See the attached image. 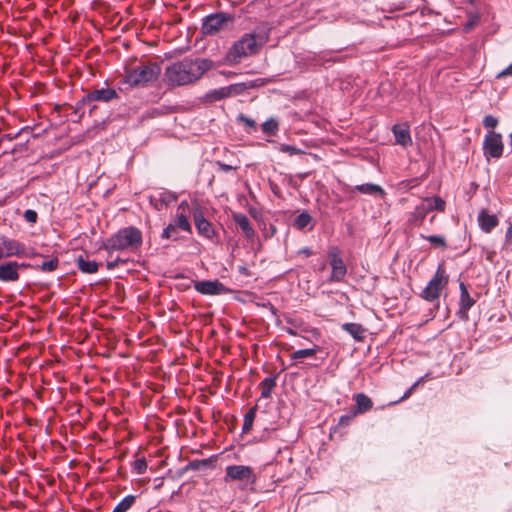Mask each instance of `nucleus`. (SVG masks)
Here are the masks:
<instances>
[{
    "mask_svg": "<svg viewBox=\"0 0 512 512\" xmlns=\"http://www.w3.org/2000/svg\"><path fill=\"white\" fill-rule=\"evenodd\" d=\"M229 89H230V87L229 88H222L221 91H220L221 92V96H226L228 93L224 92V91L225 90H229Z\"/></svg>",
    "mask_w": 512,
    "mask_h": 512,
    "instance_id": "obj_54",
    "label": "nucleus"
},
{
    "mask_svg": "<svg viewBox=\"0 0 512 512\" xmlns=\"http://www.w3.org/2000/svg\"><path fill=\"white\" fill-rule=\"evenodd\" d=\"M473 26L472 22H468L465 26V30L468 31Z\"/></svg>",
    "mask_w": 512,
    "mask_h": 512,
    "instance_id": "obj_55",
    "label": "nucleus"
},
{
    "mask_svg": "<svg viewBox=\"0 0 512 512\" xmlns=\"http://www.w3.org/2000/svg\"><path fill=\"white\" fill-rule=\"evenodd\" d=\"M194 289L203 295H221L227 291V288L219 280H203L194 283Z\"/></svg>",
    "mask_w": 512,
    "mask_h": 512,
    "instance_id": "obj_11",
    "label": "nucleus"
},
{
    "mask_svg": "<svg viewBox=\"0 0 512 512\" xmlns=\"http://www.w3.org/2000/svg\"><path fill=\"white\" fill-rule=\"evenodd\" d=\"M354 400L356 405L353 411L356 415L369 411L373 406L372 400L364 393H357Z\"/></svg>",
    "mask_w": 512,
    "mask_h": 512,
    "instance_id": "obj_22",
    "label": "nucleus"
},
{
    "mask_svg": "<svg viewBox=\"0 0 512 512\" xmlns=\"http://www.w3.org/2000/svg\"><path fill=\"white\" fill-rule=\"evenodd\" d=\"M160 74L161 67L158 63H140L135 68L127 70L120 83L130 88L146 87L155 82Z\"/></svg>",
    "mask_w": 512,
    "mask_h": 512,
    "instance_id": "obj_4",
    "label": "nucleus"
},
{
    "mask_svg": "<svg viewBox=\"0 0 512 512\" xmlns=\"http://www.w3.org/2000/svg\"><path fill=\"white\" fill-rule=\"evenodd\" d=\"M142 242V232L137 227L127 226L107 238L102 248L110 254L115 251L134 253L140 249Z\"/></svg>",
    "mask_w": 512,
    "mask_h": 512,
    "instance_id": "obj_3",
    "label": "nucleus"
},
{
    "mask_svg": "<svg viewBox=\"0 0 512 512\" xmlns=\"http://www.w3.org/2000/svg\"><path fill=\"white\" fill-rule=\"evenodd\" d=\"M412 392H413V390L411 388H408L406 390V392L403 394V396L398 401H396L395 403H398V402H400L402 400H405V399L409 398L410 395L412 394Z\"/></svg>",
    "mask_w": 512,
    "mask_h": 512,
    "instance_id": "obj_49",
    "label": "nucleus"
},
{
    "mask_svg": "<svg viewBox=\"0 0 512 512\" xmlns=\"http://www.w3.org/2000/svg\"><path fill=\"white\" fill-rule=\"evenodd\" d=\"M235 16L227 12H216L202 19L201 32L205 36H214L217 33L229 29Z\"/></svg>",
    "mask_w": 512,
    "mask_h": 512,
    "instance_id": "obj_5",
    "label": "nucleus"
},
{
    "mask_svg": "<svg viewBox=\"0 0 512 512\" xmlns=\"http://www.w3.org/2000/svg\"><path fill=\"white\" fill-rule=\"evenodd\" d=\"M505 240L507 243H512V225L507 229L505 233Z\"/></svg>",
    "mask_w": 512,
    "mask_h": 512,
    "instance_id": "obj_48",
    "label": "nucleus"
},
{
    "mask_svg": "<svg viewBox=\"0 0 512 512\" xmlns=\"http://www.w3.org/2000/svg\"><path fill=\"white\" fill-rule=\"evenodd\" d=\"M312 220L311 215L307 211H303L294 219L293 225L297 229L303 230L312 222Z\"/></svg>",
    "mask_w": 512,
    "mask_h": 512,
    "instance_id": "obj_31",
    "label": "nucleus"
},
{
    "mask_svg": "<svg viewBox=\"0 0 512 512\" xmlns=\"http://www.w3.org/2000/svg\"><path fill=\"white\" fill-rule=\"evenodd\" d=\"M232 219L235 222V224L237 225V227L239 229H241L242 233L248 240L254 239L256 232H255L249 218L247 217V215H245L244 213H239V212L233 213Z\"/></svg>",
    "mask_w": 512,
    "mask_h": 512,
    "instance_id": "obj_16",
    "label": "nucleus"
},
{
    "mask_svg": "<svg viewBox=\"0 0 512 512\" xmlns=\"http://www.w3.org/2000/svg\"><path fill=\"white\" fill-rule=\"evenodd\" d=\"M238 271L239 273L243 274V275H249V271H248V268H246L245 266H240L238 268Z\"/></svg>",
    "mask_w": 512,
    "mask_h": 512,
    "instance_id": "obj_51",
    "label": "nucleus"
},
{
    "mask_svg": "<svg viewBox=\"0 0 512 512\" xmlns=\"http://www.w3.org/2000/svg\"><path fill=\"white\" fill-rule=\"evenodd\" d=\"M137 496H125L113 509L112 512H127L135 503Z\"/></svg>",
    "mask_w": 512,
    "mask_h": 512,
    "instance_id": "obj_29",
    "label": "nucleus"
},
{
    "mask_svg": "<svg viewBox=\"0 0 512 512\" xmlns=\"http://www.w3.org/2000/svg\"><path fill=\"white\" fill-rule=\"evenodd\" d=\"M460 309L459 313L462 315V318L467 319L468 318V311L471 309V307L474 305L475 301L470 296L466 286L464 283H460Z\"/></svg>",
    "mask_w": 512,
    "mask_h": 512,
    "instance_id": "obj_20",
    "label": "nucleus"
},
{
    "mask_svg": "<svg viewBox=\"0 0 512 512\" xmlns=\"http://www.w3.org/2000/svg\"><path fill=\"white\" fill-rule=\"evenodd\" d=\"M59 266V260L58 258H52L48 261H44L39 265V269L43 272H52L56 270Z\"/></svg>",
    "mask_w": 512,
    "mask_h": 512,
    "instance_id": "obj_37",
    "label": "nucleus"
},
{
    "mask_svg": "<svg viewBox=\"0 0 512 512\" xmlns=\"http://www.w3.org/2000/svg\"><path fill=\"white\" fill-rule=\"evenodd\" d=\"M76 264L78 269L85 274H93L98 271L99 263L94 260H88L84 258L82 255H79L76 258Z\"/></svg>",
    "mask_w": 512,
    "mask_h": 512,
    "instance_id": "obj_23",
    "label": "nucleus"
},
{
    "mask_svg": "<svg viewBox=\"0 0 512 512\" xmlns=\"http://www.w3.org/2000/svg\"><path fill=\"white\" fill-rule=\"evenodd\" d=\"M342 330L350 334L355 340H362L365 337L366 330L358 323H344Z\"/></svg>",
    "mask_w": 512,
    "mask_h": 512,
    "instance_id": "obj_25",
    "label": "nucleus"
},
{
    "mask_svg": "<svg viewBox=\"0 0 512 512\" xmlns=\"http://www.w3.org/2000/svg\"><path fill=\"white\" fill-rule=\"evenodd\" d=\"M392 133L395 138V143L403 147H408L412 144L409 126L406 124H395L392 127Z\"/></svg>",
    "mask_w": 512,
    "mask_h": 512,
    "instance_id": "obj_18",
    "label": "nucleus"
},
{
    "mask_svg": "<svg viewBox=\"0 0 512 512\" xmlns=\"http://www.w3.org/2000/svg\"><path fill=\"white\" fill-rule=\"evenodd\" d=\"M424 379V377H421L420 379H418L410 388L414 391L416 389V387L419 385L420 382H422Z\"/></svg>",
    "mask_w": 512,
    "mask_h": 512,
    "instance_id": "obj_53",
    "label": "nucleus"
},
{
    "mask_svg": "<svg viewBox=\"0 0 512 512\" xmlns=\"http://www.w3.org/2000/svg\"><path fill=\"white\" fill-rule=\"evenodd\" d=\"M507 76H512V63L502 71L498 72L496 78L500 79Z\"/></svg>",
    "mask_w": 512,
    "mask_h": 512,
    "instance_id": "obj_45",
    "label": "nucleus"
},
{
    "mask_svg": "<svg viewBox=\"0 0 512 512\" xmlns=\"http://www.w3.org/2000/svg\"><path fill=\"white\" fill-rule=\"evenodd\" d=\"M312 250L309 247H303L298 251V254H303L306 257H309L312 255Z\"/></svg>",
    "mask_w": 512,
    "mask_h": 512,
    "instance_id": "obj_47",
    "label": "nucleus"
},
{
    "mask_svg": "<svg viewBox=\"0 0 512 512\" xmlns=\"http://www.w3.org/2000/svg\"><path fill=\"white\" fill-rule=\"evenodd\" d=\"M117 98H118V94H117L116 90L107 87V88L95 89V90L88 92L82 98V101L84 103L85 102H87V103H90V102L108 103V102L112 101L113 99H117Z\"/></svg>",
    "mask_w": 512,
    "mask_h": 512,
    "instance_id": "obj_12",
    "label": "nucleus"
},
{
    "mask_svg": "<svg viewBox=\"0 0 512 512\" xmlns=\"http://www.w3.org/2000/svg\"><path fill=\"white\" fill-rule=\"evenodd\" d=\"M279 130L278 121L274 118L266 120L262 124V132L268 136H274Z\"/></svg>",
    "mask_w": 512,
    "mask_h": 512,
    "instance_id": "obj_32",
    "label": "nucleus"
},
{
    "mask_svg": "<svg viewBox=\"0 0 512 512\" xmlns=\"http://www.w3.org/2000/svg\"><path fill=\"white\" fill-rule=\"evenodd\" d=\"M123 263H125V260L121 259L120 257H117L113 261H108L107 262V268L109 270H112V269L116 268L119 264H123Z\"/></svg>",
    "mask_w": 512,
    "mask_h": 512,
    "instance_id": "obj_46",
    "label": "nucleus"
},
{
    "mask_svg": "<svg viewBox=\"0 0 512 512\" xmlns=\"http://www.w3.org/2000/svg\"><path fill=\"white\" fill-rule=\"evenodd\" d=\"M24 218L29 223H35L37 221V212L32 209H27L24 212Z\"/></svg>",
    "mask_w": 512,
    "mask_h": 512,
    "instance_id": "obj_42",
    "label": "nucleus"
},
{
    "mask_svg": "<svg viewBox=\"0 0 512 512\" xmlns=\"http://www.w3.org/2000/svg\"><path fill=\"white\" fill-rule=\"evenodd\" d=\"M325 60L323 55H309L307 57V66L310 69H316L317 67L321 66L323 61Z\"/></svg>",
    "mask_w": 512,
    "mask_h": 512,
    "instance_id": "obj_38",
    "label": "nucleus"
},
{
    "mask_svg": "<svg viewBox=\"0 0 512 512\" xmlns=\"http://www.w3.org/2000/svg\"><path fill=\"white\" fill-rule=\"evenodd\" d=\"M420 237L422 239H425V240L429 241L432 245H434L436 247H441L443 249H445L447 247L446 239H445L444 236L421 234Z\"/></svg>",
    "mask_w": 512,
    "mask_h": 512,
    "instance_id": "obj_35",
    "label": "nucleus"
},
{
    "mask_svg": "<svg viewBox=\"0 0 512 512\" xmlns=\"http://www.w3.org/2000/svg\"><path fill=\"white\" fill-rule=\"evenodd\" d=\"M318 347L314 346L313 348L299 349L291 354L292 360H300L303 358L312 357L317 352Z\"/></svg>",
    "mask_w": 512,
    "mask_h": 512,
    "instance_id": "obj_33",
    "label": "nucleus"
},
{
    "mask_svg": "<svg viewBox=\"0 0 512 512\" xmlns=\"http://www.w3.org/2000/svg\"><path fill=\"white\" fill-rule=\"evenodd\" d=\"M212 463H213V461L211 458L201 459V460H193V461H190L185 467L182 468L181 473H184L189 470H194V471L201 470V469L212 466Z\"/></svg>",
    "mask_w": 512,
    "mask_h": 512,
    "instance_id": "obj_27",
    "label": "nucleus"
},
{
    "mask_svg": "<svg viewBox=\"0 0 512 512\" xmlns=\"http://www.w3.org/2000/svg\"><path fill=\"white\" fill-rule=\"evenodd\" d=\"M477 222L480 229L485 233H490L499 224L497 216L494 214H489L485 209H482L479 212L477 216Z\"/></svg>",
    "mask_w": 512,
    "mask_h": 512,
    "instance_id": "obj_19",
    "label": "nucleus"
},
{
    "mask_svg": "<svg viewBox=\"0 0 512 512\" xmlns=\"http://www.w3.org/2000/svg\"><path fill=\"white\" fill-rule=\"evenodd\" d=\"M133 469L135 470V472L137 474H140V475L144 474L147 469V463H146L145 459L142 458V459L135 460L133 463Z\"/></svg>",
    "mask_w": 512,
    "mask_h": 512,
    "instance_id": "obj_40",
    "label": "nucleus"
},
{
    "mask_svg": "<svg viewBox=\"0 0 512 512\" xmlns=\"http://www.w3.org/2000/svg\"><path fill=\"white\" fill-rule=\"evenodd\" d=\"M283 330L292 336H296L295 330L291 327L283 328Z\"/></svg>",
    "mask_w": 512,
    "mask_h": 512,
    "instance_id": "obj_52",
    "label": "nucleus"
},
{
    "mask_svg": "<svg viewBox=\"0 0 512 512\" xmlns=\"http://www.w3.org/2000/svg\"><path fill=\"white\" fill-rule=\"evenodd\" d=\"M447 283L448 275L446 274L445 270L439 266L432 279L422 290L421 297L431 302L438 299L442 289L447 285Z\"/></svg>",
    "mask_w": 512,
    "mask_h": 512,
    "instance_id": "obj_6",
    "label": "nucleus"
},
{
    "mask_svg": "<svg viewBox=\"0 0 512 512\" xmlns=\"http://www.w3.org/2000/svg\"><path fill=\"white\" fill-rule=\"evenodd\" d=\"M430 212V208H426L423 202L417 205L414 211L410 214L408 222L412 225H420L427 214Z\"/></svg>",
    "mask_w": 512,
    "mask_h": 512,
    "instance_id": "obj_24",
    "label": "nucleus"
},
{
    "mask_svg": "<svg viewBox=\"0 0 512 512\" xmlns=\"http://www.w3.org/2000/svg\"><path fill=\"white\" fill-rule=\"evenodd\" d=\"M355 415L356 414H354V411L352 413L342 415L339 418V425H341V426H348L350 424L351 420L354 418Z\"/></svg>",
    "mask_w": 512,
    "mask_h": 512,
    "instance_id": "obj_43",
    "label": "nucleus"
},
{
    "mask_svg": "<svg viewBox=\"0 0 512 512\" xmlns=\"http://www.w3.org/2000/svg\"><path fill=\"white\" fill-rule=\"evenodd\" d=\"M188 208V203L186 200H183L179 206H178V209H177V214L176 216L174 217V219L172 220V224L177 228V229H180V230H183V231H186V232H191L192 231V227H191V224L188 220V217L186 216L185 214V210Z\"/></svg>",
    "mask_w": 512,
    "mask_h": 512,
    "instance_id": "obj_17",
    "label": "nucleus"
},
{
    "mask_svg": "<svg viewBox=\"0 0 512 512\" xmlns=\"http://www.w3.org/2000/svg\"><path fill=\"white\" fill-rule=\"evenodd\" d=\"M483 125L493 130L498 125V119L493 115H486L483 119Z\"/></svg>",
    "mask_w": 512,
    "mask_h": 512,
    "instance_id": "obj_41",
    "label": "nucleus"
},
{
    "mask_svg": "<svg viewBox=\"0 0 512 512\" xmlns=\"http://www.w3.org/2000/svg\"><path fill=\"white\" fill-rule=\"evenodd\" d=\"M423 203L426 206V208H430V212L433 210L440 212L445 210V201L438 196L427 197L426 199H424Z\"/></svg>",
    "mask_w": 512,
    "mask_h": 512,
    "instance_id": "obj_28",
    "label": "nucleus"
},
{
    "mask_svg": "<svg viewBox=\"0 0 512 512\" xmlns=\"http://www.w3.org/2000/svg\"><path fill=\"white\" fill-rule=\"evenodd\" d=\"M177 200V195L168 190L158 191L150 196L151 205L158 211Z\"/></svg>",
    "mask_w": 512,
    "mask_h": 512,
    "instance_id": "obj_13",
    "label": "nucleus"
},
{
    "mask_svg": "<svg viewBox=\"0 0 512 512\" xmlns=\"http://www.w3.org/2000/svg\"><path fill=\"white\" fill-rule=\"evenodd\" d=\"M237 121L245 125V129L248 133L255 131L257 128L255 120L244 114H239L237 117Z\"/></svg>",
    "mask_w": 512,
    "mask_h": 512,
    "instance_id": "obj_36",
    "label": "nucleus"
},
{
    "mask_svg": "<svg viewBox=\"0 0 512 512\" xmlns=\"http://www.w3.org/2000/svg\"><path fill=\"white\" fill-rule=\"evenodd\" d=\"M483 154L489 161L490 158L499 159L503 155L504 144L500 133L488 132L483 140Z\"/></svg>",
    "mask_w": 512,
    "mask_h": 512,
    "instance_id": "obj_8",
    "label": "nucleus"
},
{
    "mask_svg": "<svg viewBox=\"0 0 512 512\" xmlns=\"http://www.w3.org/2000/svg\"><path fill=\"white\" fill-rule=\"evenodd\" d=\"M193 217L198 233L206 238H212L214 236V229L212 224L204 217L201 209H195L193 211Z\"/></svg>",
    "mask_w": 512,
    "mask_h": 512,
    "instance_id": "obj_15",
    "label": "nucleus"
},
{
    "mask_svg": "<svg viewBox=\"0 0 512 512\" xmlns=\"http://www.w3.org/2000/svg\"><path fill=\"white\" fill-rule=\"evenodd\" d=\"M269 33L263 28H257L250 33H245L235 41L226 54L229 63H240L243 58L255 55L268 41Z\"/></svg>",
    "mask_w": 512,
    "mask_h": 512,
    "instance_id": "obj_2",
    "label": "nucleus"
},
{
    "mask_svg": "<svg viewBox=\"0 0 512 512\" xmlns=\"http://www.w3.org/2000/svg\"><path fill=\"white\" fill-rule=\"evenodd\" d=\"M25 263L19 264L16 261H8L0 264V281L1 282H17L20 279L19 269L27 267Z\"/></svg>",
    "mask_w": 512,
    "mask_h": 512,
    "instance_id": "obj_10",
    "label": "nucleus"
},
{
    "mask_svg": "<svg viewBox=\"0 0 512 512\" xmlns=\"http://www.w3.org/2000/svg\"><path fill=\"white\" fill-rule=\"evenodd\" d=\"M276 379L277 375L273 377H266L261 381L260 387L262 398H269L271 396V393L276 386Z\"/></svg>",
    "mask_w": 512,
    "mask_h": 512,
    "instance_id": "obj_26",
    "label": "nucleus"
},
{
    "mask_svg": "<svg viewBox=\"0 0 512 512\" xmlns=\"http://www.w3.org/2000/svg\"><path fill=\"white\" fill-rule=\"evenodd\" d=\"M286 322L292 327H297V320L291 317H286Z\"/></svg>",
    "mask_w": 512,
    "mask_h": 512,
    "instance_id": "obj_50",
    "label": "nucleus"
},
{
    "mask_svg": "<svg viewBox=\"0 0 512 512\" xmlns=\"http://www.w3.org/2000/svg\"><path fill=\"white\" fill-rule=\"evenodd\" d=\"M211 61L200 58H184L166 67L164 77L172 86H184L193 83L210 69Z\"/></svg>",
    "mask_w": 512,
    "mask_h": 512,
    "instance_id": "obj_1",
    "label": "nucleus"
},
{
    "mask_svg": "<svg viewBox=\"0 0 512 512\" xmlns=\"http://www.w3.org/2000/svg\"><path fill=\"white\" fill-rule=\"evenodd\" d=\"M225 482L238 480L243 483L242 488L248 485H254L256 476L250 466L245 465H229L225 469Z\"/></svg>",
    "mask_w": 512,
    "mask_h": 512,
    "instance_id": "obj_7",
    "label": "nucleus"
},
{
    "mask_svg": "<svg viewBox=\"0 0 512 512\" xmlns=\"http://www.w3.org/2000/svg\"><path fill=\"white\" fill-rule=\"evenodd\" d=\"M216 165L218 166L219 170L223 171V172H230L232 170H236L237 169V167L231 166L229 164H225V163H223L221 161H217Z\"/></svg>",
    "mask_w": 512,
    "mask_h": 512,
    "instance_id": "obj_44",
    "label": "nucleus"
},
{
    "mask_svg": "<svg viewBox=\"0 0 512 512\" xmlns=\"http://www.w3.org/2000/svg\"><path fill=\"white\" fill-rule=\"evenodd\" d=\"M161 239L177 241L179 239L177 228L172 223H169L163 229Z\"/></svg>",
    "mask_w": 512,
    "mask_h": 512,
    "instance_id": "obj_34",
    "label": "nucleus"
},
{
    "mask_svg": "<svg viewBox=\"0 0 512 512\" xmlns=\"http://www.w3.org/2000/svg\"><path fill=\"white\" fill-rule=\"evenodd\" d=\"M328 259L331 266L330 282H342L346 276L347 268L338 247L333 246L329 249Z\"/></svg>",
    "mask_w": 512,
    "mask_h": 512,
    "instance_id": "obj_9",
    "label": "nucleus"
},
{
    "mask_svg": "<svg viewBox=\"0 0 512 512\" xmlns=\"http://www.w3.org/2000/svg\"><path fill=\"white\" fill-rule=\"evenodd\" d=\"M346 191L348 192H354L358 191L362 194L366 195H376L379 194L381 197L385 195V191L380 185L374 184V183H364L360 185H356L354 187L348 186Z\"/></svg>",
    "mask_w": 512,
    "mask_h": 512,
    "instance_id": "obj_21",
    "label": "nucleus"
},
{
    "mask_svg": "<svg viewBox=\"0 0 512 512\" xmlns=\"http://www.w3.org/2000/svg\"><path fill=\"white\" fill-rule=\"evenodd\" d=\"M1 245L7 258L22 256L26 252V246L23 243L5 236L1 237Z\"/></svg>",
    "mask_w": 512,
    "mask_h": 512,
    "instance_id": "obj_14",
    "label": "nucleus"
},
{
    "mask_svg": "<svg viewBox=\"0 0 512 512\" xmlns=\"http://www.w3.org/2000/svg\"><path fill=\"white\" fill-rule=\"evenodd\" d=\"M279 150L283 153H288L289 155H297L302 153L301 149L289 144H280Z\"/></svg>",
    "mask_w": 512,
    "mask_h": 512,
    "instance_id": "obj_39",
    "label": "nucleus"
},
{
    "mask_svg": "<svg viewBox=\"0 0 512 512\" xmlns=\"http://www.w3.org/2000/svg\"><path fill=\"white\" fill-rule=\"evenodd\" d=\"M257 412V406H254L248 410V412L244 416L242 432L247 433L253 427L254 419Z\"/></svg>",
    "mask_w": 512,
    "mask_h": 512,
    "instance_id": "obj_30",
    "label": "nucleus"
}]
</instances>
